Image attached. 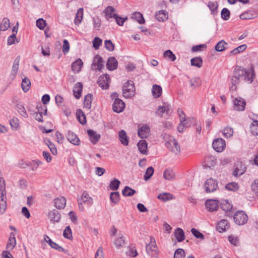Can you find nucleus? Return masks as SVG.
<instances>
[{
  "instance_id": "obj_24",
  "label": "nucleus",
  "mask_w": 258,
  "mask_h": 258,
  "mask_svg": "<svg viewBox=\"0 0 258 258\" xmlns=\"http://www.w3.org/2000/svg\"><path fill=\"white\" fill-rule=\"evenodd\" d=\"M54 206L58 209H63L66 205V200L63 197H57L54 200Z\"/></svg>"
},
{
  "instance_id": "obj_57",
  "label": "nucleus",
  "mask_w": 258,
  "mask_h": 258,
  "mask_svg": "<svg viewBox=\"0 0 258 258\" xmlns=\"http://www.w3.org/2000/svg\"><path fill=\"white\" fill-rule=\"evenodd\" d=\"M19 119L16 117H14L10 120V124L13 130H17L19 126Z\"/></svg>"
},
{
  "instance_id": "obj_14",
  "label": "nucleus",
  "mask_w": 258,
  "mask_h": 258,
  "mask_svg": "<svg viewBox=\"0 0 258 258\" xmlns=\"http://www.w3.org/2000/svg\"><path fill=\"white\" fill-rule=\"evenodd\" d=\"M110 78L108 75H102L98 79L97 84L103 89H106L109 87L108 81Z\"/></svg>"
},
{
  "instance_id": "obj_8",
  "label": "nucleus",
  "mask_w": 258,
  "mask_h": 258,
  "mask_svg": "<svg viewBox=\"0 0 258 258\" xmlns=\"http://www.w3.org/2000/svg\"><path fill=\"white\" fill-rule=\"evenodd\" d=\"M212 146L216 151L221 152L226 147L225 141L222 138L215 139L213 142Z\"/></svg>"
},
{
  "instance_id": "obj_46",
  "label": "nucleus",
  "mask_w": 258,
  "mask_h": 258,
  "mask_svg": "<svg viewBox=\"0 0 258 258\" xmlns=\"http://www.w3.org/2000/svg\"><path fill=\"white\" fill-rule=\"evenodd\" d=\"M20 60V56H18L15 58V59L14 61L12 70V74L14 76L17 74V72L18 71Z\"/></svg>"
},
{
  "instance_id": "obj_43",
  "label": "nucleus",
  "mask_w": 258,
  "mask_h": 258,
  "mask_svg": "<svg viewBox=\"0 0 258 258\" xmlns=\"http://www.w3.org/2000/svg\"><path fill=\"white\" fill-rule=\"evenodd\" d=\"M175 173L172 169H167L163 173L164 177L167 180H172L175 177Z\"/></svg>"
},
{
  "instance_id": "obj_55",
  "label": "nucleus",
  "mask_w": 258,
  "mask_h": 258,
  "mask_svg": "<svg viewBox=\"0 0 258 258\" xmlns=\"http://www.w3.org/2000/svg\"><path fill=\"white\" fill-rule=\"evenodd\" d=\"M254 18V17L253 14L251 12H249V11L245 12L244 13L241 14L240 15V18L241 20H250V19H253Z\"/></svg>"
},
{
  "instance_id": "obj_11",
  "label": "nucleus",
  "mask_w": 258,
  "mask_h": 258,
  "mask_svg": "<svg viewBox=\"0 0 258 258\" xmlns=\"http://www.w3.org/2000/svg\"><path fill=\"white\" fill-rule=\"evenodd\" d=\"M234 108L237 111H243L245 109L246 102L242 98L238 97L233 101Z\"/></svg>"
},
{
  "instance_id": "obj_50",
  "label": "nucleus",
  "mask_w": 258,
  "mask_h": 258,
  "mask_svg": "<svg viewBox=\"0 0 258 258\" xmlns=\"http://www.w3.org/2000/svg\"><path fill=\"white\" fill-rule=\"evenodd\" d=\"M120 184V181L117 178H114L111 181L109 188L112 190H116L118 189Z\"/></svg>"
},
{
  "instance_id": "obj_5",
  "label": "nucleus",
  "mask_w": 258,
  "mask_h": 258,
  "mask_svg": "<svg viewBox=\"0 0 258 258\" xmlns=\"http://www.w3.org/2000/svg\"><path fill=\"white\" fill-rule=\"evenodd\" d=\"M180 121L177 127V130L180 133L183 132L184 128L189 127L196 123V119L194 117L184 118Z\"/></svg>"
},
{
  "instance_id": "obj_63",
  "label": "nucleus",
  "mask_w": 258,
  "mask_h": 258,
  "mask_svg": "<svg viewBox=\"0 0 258 258\" xmlns=\"http://www.w3.org/2000/svg\"><path fill=\"white\" fill-rule=\"evenodd\" d=\"M164 56L167 57L171 61H173L176 59V56L175 54L170 50H167L164 52Z\"/></svg>"
},
{
  "instance_id": "obj_41",
  "label": "nucleus",
  "mask_w": 258,
  "mask_h": 258,
  "mask_svg": "<svg viewBox=\"0 0 258 258\" xmlns=\"http://www.w3.org/2000/svg\"><path fill=\"white\" fill-rule=\"evenodd\" d=\"M208 7L213 15H215L217 14L218 7V4L217 2H209L208 4Z\"/></svg>"
},
{
  "instance_id": "obj_58",
  "label": "nucleus",
  "mask_w": 258,
  "mask_h": 258,
  "mask_svg": "<svg viewBox=\"0 0 258 258\" xmlns=\"http://www.w3.org/2000/svg\"><path fill=\"white\" fill-rule=\"evenodd\" d=\"M63 236L68 239H72V230L69 226L66 227L63 232Z\"/></svg>"
},
{
  "instance_id": "obj_62",
  "label": "nucleus",
  "mask_w": 258,
  "mask_h": 258,
  "mask_svg": "<svg viewBox=\"0 0 258 258\" xmlns=\"http://www.w3.org/2000/svg\"><path fill=\"white\" fill-rule=\"evenodd\" d=\"M233 134V128L229 126L226 127L223 131V135L227 138L231 137Z\"/></svg>"
},
{
  "instance_id": "obj_39",
  "label": "nucleus",
  "mask_w": 258,
  "mask_h": 258,
  "mask_svg": "<svg viewBox=\"0 0 258 258\" xmlns=\"http://www.w3.org/2000/svg\"><path fill=\"white\" fill-rule=\"evenodd\" d=\"M203 59L201 57H196L191 59L190 62L192 66L201 68L203 64Z\"/></svg>"
},
{
  "instance_id": "obj_45",
  "label": "nucleus",
  "mask_w": 258,
  "mask_h": 258,
  "mask_svg": "<svg viewBox=\"0 0 258 258\" xmlns=\"http://www.w3.org/2000/svg\"><path fill=\"white\" fill-rule=\"evenodd\" d=\"M7 209L6 196H1L0 197V212L3 214Z\"/></svg>"
},
{
  "instance_id": "obj_9",
  "label": "nucleus",
  "mask_w": 258,
  "mask_h": 258,
  "mask_svg": "<svg viewBox=\"0 0 258 258\" xmlns=\"http://www.w3.org/2000/svg\"><path fill=\"white\" fill-rule=\"evenodd\" d=\"M246 169L245 165L241 161H237L235 165L233 175L238 177L243 174Z\"/></svg>"
},
{
  "instance_id": "obj_31",
  "label": "nucleus",
  "mask_w": 258,
  "mask_h": 258,
  "mask_svg": "<svg viewBox=\"0 0 258 258\" xmlns=\"http://www.w3.org/2000/svg\"><path fill=\"white\" fill-rule=\"evenodd\" d=\"M174 235L178 242H181L185 239L183 230L180 228H176L174 231Z\"/></svg>"
},
{
  "instance_id": "obj_4",
  "label": "nucleus",
  "mask_w": 258,
  "mask_h": 258,
  "mask_svg": "<svg viewBox=\"0 0 258 258\" xmlns=\"http://www.w3.org/2000/svg\"><path fill=\"white\" fill-rule=\"evenodd\" d=\"M234 222L238 225H243L248 221V216L243 211H238L233 215Z\"/></svg>"
},
{
  "instance_id": "obj_17",
  "label": "nucleus",
  "mask_w": 258,
  "mask_h": 258,
  "mask_svg": "<svg viewBox=\"0 0 258 258\" xmlns=\"http://www.w3.org/2000/svg\"><path fill=\"white\" fill-rule=\"evenodd\" d=\"M221 208L226 212L227 216L232 217V214L230 212L232 208V205L230 204L227 200H223L220 203Z\"/></svg>"
},
{
  "instance_id": "obj_53",
  "label": "nucleus",
  "mask_w": 258,
  "mask_h": 258,
  "mask_svg": "<svg viewBox=\"0 0 258 258\" xmlns=\"http://www.w3.org/2000/svg\"><path fill=\"white\" fill-rule=\"evenodd\" d=\"M250 132L253 135H258V120H254L250 125Z\"/></svg>"
},
{
  "instance_id": "obj_29",
  "label": "nucleus",
  "mask_w": 258,
  "mask_h": 258,
  "mask_svg": "<svg viewBox=\"0 0 258 258\" xmlns=\"http://www.w3.org/2000/svg\"><path fill=\"white\" fill-rule=\"evenodd\" d=\"M83 64L82 60L78 58L72 64V70L75 73H79Z\"/></svg>"
},
{
  "instance_id": "obj_20",
  "label": "nucleus",
  "mask_w": 258,
  "mask_h": 258,
  "mask_svg": "<svg viewBox=\"0 0 258 258\" xmlns=\"http://www.w3.org/2000/svg\"><path fill=\"white\" fill-rule=\"evenodd\" d=\"M150 128L147 125H144L138 130V136L142 139L147 138L150 134Z\"/></svg>"
},
{
  "instance_id": "obj_34",
  "label": "nucleus",
  "mask_w": 258,
  "mask_h": 258,
  "mask_svg": "<svg viewBox=\"0 0 258 258\" xmlns=\"http://www.w3.org/2000/svg\"><path fill=\"white\" fill-rule=\"evenodd\" d=\"M162 89L160 86L157 85H154L153 86L152 93L155 98L159 97L162 94Z\"/></svg>"
},
{
  "instance_id": "obj_36",
  "label": "nucleus",
  "mask_w": 258,
  "mask_h": 258,
  "mask_svg": "<svg viewBox=\"0 0 258 258\" xmlns=\"http://www.w3.org/2000/svg\"><path fill=\"white\" fill-rule=\"evenodd\" d=\"M254 75L253 70L252 69H250L248 71L246 70V74L244 75L243 78L244 81L248 82L249 83H251L253 81Z\"/></svg>"
},
{
  "instance_id": "obj_42",
  "label": "nucleus",
  "mask_w": 258,
  "mask_h": 258,
  "mask_svg": "<svg viewBox=\"0 0 258 258\" xmlns=\"http://www.w3.org/2000/svg\"><path fill=\"white\" fill-rule=\"evenodd\" d=\"M158 199L163 202L168 201L172 199V195L168 192H163L160 194L158 197Z\"/></svg>"
},
{
  "instance_id": "obj_40",
  "label": "nucleus",
  "mask_w": 258,
  "mask_h": 258,
  "mask_svg": "<svg viewBox=\"0 0 258 258\" xmlns=\"http://www.w3.org/2000/svg\"><path fill=\"white\" fill-rule=\"evenodd\" d=\"M83 8H80L78 10V11L76 15L75 19L74 20V23L76 25H78L80 24L81 23V22H82V19H83Z\"/></svg>"
},
{
  "instance_id": "obj_61",
  "label": "nucleus",
  "mask_w": 258,
  "mask_h": 258,
  "mask_svg": "<svg viewBox=\"0 0 258 258\" xmlns=\"http://www.w3.org/2000/svg\"><path fill=\"white\" fill-rule=\"evenodd\" d=\"M230 14V11L227 8H223L221 11V18L224 20H228L229 19Z\"/></svg>"
},
{
  "instance_id": "obj_49",
  "label": "nucleus",
  "mask_w": 258,
  "mask_h": 258,
  "mask_svg": "<svg viewBox=\"0 0 258 258\" xmlns=\"http://www.w3.org/2000/svg\"><path fill=\"white\" fill-rule=\"evenodd\" d=\"M132 18L137 20L139 24L145 23V19L143 15L140 12H135L132 14Z\"/></svg>"
},
{
  "instance_id": "obj_48",
  "label": "nucleus",
  "mask_w": 258,
  "mask_h": 258,
  "mask_svg": "<svg viewBox=\"0 0 258 258\" xmlns=\"http://www.w3.org/2000/svg\"><path fill=\"white\" fill-rule=\"evenodd\" d=\"M16 108L17 111L22 116L25 118H27L28 117V114L23 105L18 104L17 105Z\"/></svg>"
},
{
  "instance_id": "obj_35",
  "label": "nucleus",
  "mask_w": 258,
  "mask_h": 258,
  "mask_svg": "<svg viewBox=\"0 0 258 258\" xmlns=\"http://www.w3.org/2000/svg\"><path fill=\"white\" fill-rule=\"evenodd\" d=\"M81 202L82 203H87V204L91 205L93 204V199L89 196L88 194L86 191H84L81 198Z\"/></svg>"
},
{
  "instance_id": "obj_56",
  "label": "nucleus",
  "mask_w": 258,
  "mask_h": 258,
  "mask_svg": "<svg viewBox=\"0 0 258 258\" xmlns=\"http://www.w3.org/2000/svg\"><path fill=\"white\" fill-rule=\"evenodd\" d=\"M77 115L80 123L84 124L86 123V116L83 111L80 110L79 112H78L77 113Z\"/></svg>"
},
{
  "instance_id": "obj_19",
  "label": "nucleus",
  "mask_w": 258,
  "mask_h": 258,
  "mask_svg": "<svg viewBox=\"0 0 258 258\" xmlns=\"http://www.w3.org/2000/svg\"><path fill=\"white\" fill-rule=\"evenodd\" d=\"M103 12L105 14V18L108 21L110 18H114L116 17V10L112 6L107 7Z\"/></svg>"
},
{
  "instance_id": "obj_51",
  "label": "nucleus",
  "mask_w": 258,
  "mask_h": 258,
  "mask_svg": "<svg viewBox=\"0 0 258 258\" xmlns=\"http://www.w3.org/2000/svg\"><path fill=\"white\" fill-rule=\"evenodd\" d=\"M225 188L230 191H236L238 189L239 185L236 182H232L227 184Z\"/></svg>"
},
{
  "instance_id": "obj_27",
  "label": "nucleus",
  "mask_w": 258,
  "mask_h": 258,
  "mask_svg": "<svg viewBox=\"0 0 258 258\" xmlns=\"http://www.w3.org/2000/svg\"><path fill=\"white\" fill-rule=\"evenodd\" d=\"M137 146L141 153L144 155H147L148 153V144L145 140H140Z\"/></svg>"
},
{
  "instance_id": "obj_26",
  "label": "nucleus",
  "mask_w": 258,
  "mask_h": 258,
  "mask_svg": "<svg viewBox=\"0 0 258 258\" xmlns=\"http://www.w3.org/2000/svg\"><path fill=\"white\" fill-rule=\"evenodd\" d=\"M118 62L114 57H109L106 64V67L110 71H113L117 67Z\"/></svg>"
},
{
  "instance_id": "obj_22",
  "label": "nucleus",
  "mask_w": 258,
  "mask_h": 258,
  "mask_svg": "<svg viewBox=\"0 0 258 258\" xmlns=\"http://www.w3.org/2000/svg\"><path fill=\"white\" fill-rule=\"evenodd\" d=\"M87 133L90 140L93 144H96L99 141L100 135L97 134L95 131L90 129L87 131Z\"/></svg>"
},
{
  "instance_id": "obj_25",
  "label": "nucleus",
  "mask_w": 258,
  "mask_h": 258,
  "mask_svg": "<svg viewBox=\"0 0 258 258\" xmlns=\"http://www.w3.org/2000/svg\"><path fill=\"white\" fill-rule=\"evenodd\" d=\"M83 89V84L81 82H78L75 85L73 89V94L77 99L80 98Z\"/></svg>"
},
{
  "instance_id": "obj_32",
  "label": "nucleus",
  "mask_w": 258,
  "mask_h": 258,
  "mask_svg": "<svg viewBox=\"0 0 258 258\" xmlns=\"http://www.w3.org/2000/svg\"><path fill=\"white\" fill-rule=\"evenodd\" d=\"M31 86V82L29 79L25 77L22 79L21 87L24 92H27L30 89Z\"/></svg>"
},
{
  "instance_id": "obj_59",
  "label": "nucleus",
  "mask_w": 258,
  "mask_h": 258,
  "mask_svg": "<svg viewBox=\"0 0 258 258\" xmlns=\"http://www.w3.org/2000/svg\"><path fill=\"white\" fill-rule=\"evenodd\" d=\"M246 47H247V46L246 44L241 45L238 46L237 48L231 50L230 52V53L232 54H235L238 53L242 52L245 50Z\"/></svg>"
},
{
  "instance_id": "obj_18",
  "label": "nucleus",
  "mask_w": 258,
  "mask_h": 258,
  "mask_svg": "<svg viewBox=\"0 0 258 258\" xmlns=\"http://www.w3.org/2000/svg\"><path fill=\"white\" fill-rule=\"evenodd\" d=\"M230 224L228 221L225 219H222L218 222L217 225V230L220 233L225 231L229 228Z\"/></svg>"
},
{
  "instance_id": "obj_1",
  "label": "nucleus",
  "mask_w": 258,
  "mask_h": 258,
  "mask_svg": "<svg viewBox=\"0 0 258 258\" xmlns=\"http://www.w3.org/2000/svg\"><path fill=\"white\" fill-rule=\"evenodd\" d=\"M246 74V70L241 67H237L233 72V76L231 82L232 85L230 87V90L235 91L236 89V84L239 82V78H243L244 74Z\"/></svg>"
},
{
  "instance_id": "obj_64",
  "label": "nucleus",
  "mask_w": 258,
  "mask_h": 258,
  "mask_svg": "<svg viewBox=\"0 0 258 258\" xmlns=\"http://www.w3.org/2000/svg\"><path fill=\"white\" fill-rule=\"evenodd\" d=\"M184 251L181 248H178L174 252L173 258H184Z\"/></svg>"
},
{
  "instance_id": "obj_2",
  "label": "nucleus",
  "mask_w": 258,
  "mask_h": 258,
  "mask_svg": "<svg viewBox=\"0 0 258 258\" xmlns=\"http://www.w3.org/2000/svg\"><path fill=\"white\" fill-rule=\"evenodd\" d=\"M110 98L114 100L112 104V110L116 113L122 112L125 107L124 102L118 98V94L116 92H113L110 95Z\"/></svg>"
},
{
  "instance_id": "obj_23",
  "label": "nucleus",
  "mask_w": 258,
  "mask_h": 258,
  "mask_svg": "<svg viewBox=\"0 0 258 258\" xmlns=\"http://www.w3.org/2000/svg\"><path fill=\"white\" fill-rule=\"evenodd\" d=\"M16 245V240L15 234L11 232L9 238V240L7 244L6 248L9 250H12L14 249Z\"/></svg>"
},
{
  "instance_id": "obj_47",
  "label": "nucleus",
  "mask_w": 258,
  "mask_h": 258,
  "mask_svg": "<svg viewBox=\"0 0 258 258\" xmlns=\"http://www.w3.org/2000/svg\"><path fill=\"white\" fill-rule=\"evenodd\" d=\"M110 199L112 203L117 204L120 200V195L118 191L112 192L110 195Z\"/></svg>"
},
{
  "instance_id": "obj_21",
  "label": "nucleus",
  "mask_w": 258,
  "mask_h": 258,
  "mask_svg": "<svg viewBox=\"0 0 258 258\" xmlns=\"http://www.w3.org/2000/svg\"><path fill=\"white\" fill-rule=\"evenodd\" d=\"M67 138L70 143L75 145H79L80 144V140L77 135L72 132L69 131L68 132Z\"/></svg>"
},
{
  "instance_id": "obj_54",
  "label": "nucleus",
  "mask_w": 258,
  "mask_h": 258,
  "mask_svg": "<svg viewBox=\"0 0 258 258\" xmlns=\"http://www.w3.org/2000/svg\"><path fill=\"white\" fill-rule=\"evenodd\" d=\"M201 85V80L199 78H193L189 81V85L191 87L196 88Z\"/></svg>"
},
{
  "instance_id": "obj_33",
  "label": "nucleus",
  "mask_w": 258,
  "mask_h": 258,
  "mask_svg": "<svg viewBox=\"0 0 258 258\" xmlns=\"http://www.w3.org/2000/svg\"><path fill=\"white\" fill-rule=\"evenodd\" d=\"M93 100V96L91 94L86 95L84 99V107L88 109L91 107V104Z\"/></svg>"
},
{
  "instance_id": "obj_6",
  "label": "nucleus",
  "mask_w": 258,
  "mask_h": 258,
  "mask_svg": "<svg viewBox=\"0 0 258 258\" xmlns=\"http://www.w3.org/2000/svg\"><path fill=\"white\" fill-rule=\"evenodd\" d=\"M204 186L206 192H212L217 189L218 187V183L216 180L210 178L205 181Z\"/></svg>"
},
{
  "instance_id": "obj_60",
  "label": "nucleus",
  "mask_w": 258,
  "mask_h": 258,
  "mask_svg": "<svg viewBox=\"0 0 258 258\" xmlns=\"http://www.w3.org/2000/svg\"><path fill=\"white\" fill-rule=\"evenodd\" d=\"M114 244L115 245L117 248L119 249L123 247L124 244V240L122 236H120L118 238H116L114 241Z\"/></svg>"
},
{
  "instance_id": "obj_44",
  "label": "nucleus",
  "mask_w": 258,
  "mask_h": 258,
  "mask_svg": "<svg viewBox=\"0 0 258 258\" xmlns=\"http://www.w3.org/2000/svg\"><path fill=\"white\" fill-rule=\"evenodd\" d=\"M136 191L128 186H125L122 190V194L124 197H130L134 195Z\"/></svg>"
},
{
  "instance_id": "obj_12",
  "label": "nucleus",
  "mask_w": 258,
  "mask_h": 258,
  "mask_svg": "<svg viewBox=\"0 0 258 258\" xmlns=\"http://www.w3.org/2000/svg\"><path fill=\"white\" fill-rule=\"evenodd\" d=\"M48 217L51 223H58L60 220L61 215L57 210L53 209L48 212Z\"/></svg>"
},
{
  "instance_id": "obj_30",
  "label": "nucleus",
  "mask_w": 258,
  "mask_h": 258,
  "mask_svg": "<svg viewBox=\"0 0 258 258\" xmlns=\"http://www.w3.org/2000/svg\"><path fill=\"white\" fill-rule=\"evenodd\" d=\"M156 19L159 22H164L168 19V13L164 10L157 12L155 14Z\"/></svg>"
},
{
  "instance_id": "obj_52",
  "label": "nucleus",
  "mask_w": 258,
  "mask_h": 258,
  "mask_svg": "<svg viewBox=\"0 0 258 258\" xmlns=\"http://www.w3.org/2000/svg\"><path fill=\"white\" fill-rule=\"evenodd\" d=\"M154 169L153 167L151 166L148 167L145 172L144 176V179L145 180H148L153 175L154 173Z\"/></svg>"
},
{
  "instance_id": "obj_15",
  "label": "nucleus",
  "mask_w": 258,
  "mask_h": 258,
  "mask_svg": "<svg viewBox=\"0 0 258 258\" xmlns=\"http://www.w3.org/2000/svg\"><path fill=\"white\" fill-rule=\"evenodd\" d=\"M218 201L210 199L206 201L205 206L209 211L213 212L218 210Z\"/></svg>"
},
{
  "instance_id": "obj_37",
  "label": "nucleus",
  "mask_w": 258,
  "mask_h": 258,
  "mask_svg": "<svg viewBox=\"0 0 258 258\" xmlns=\"http://www.w3.org/2000/svg\"><path fill=\"white\" fill-rule=\"evenodd\" d=\"M10 27V21L8 18H3L2 22H0V31H6Z\"/></svg>"
},
{
  "instance_id": "obj_7",
  "label": "nucleus",
  "mask_w": 258,
  "mask_h": 258,
  "mask_svg": "<svg viewBox=\"0 0 258 258\" xmlns=\"http://www.w3.org/2000/svg\"><path fill=\"white\" fill-rule=\"evenodd\" d=\"M165 146L175 154H178L180 152V146L177 141L174 139H170L169 141H167L165 144Z\"/></svg>"
},
{
  "instance_id": "obj_28",
  "label": "nucleus",
  "mask_w": 258,
  "mask_h": 258,
  "mask_svg": "<svg viewBox=\"0 0 258 258\" xmlns=\"http://www.w3.org/2000/svg\"><path fill=\"white\" fill-rule=\"evenodd\" d=\"M118 137L120 142L122 145L125 146L128 145L129 139L124 130H122L119 132Z\"/></svg>"
},
{
  "instance_id": "obj_3",
  "label": "nucleus",
  "mask_w": 258,
  "mask_h": 258,
  "mask_svg": "<svg viewBox=\"0 0 258 258\" xmlns=\"http://www.w3.org/2000/svg\"><path fill=\"white\" fill-rule=\"evenodd\" d=\"M135 87L133 81H128L125 82L122 87L123 96L126 98H130L134 96L135 93Z\"/></svg>"
},
{
  "instance_id": "obj_13",
  "label": "nucleus",
  "mask_w": 258,
  "mask_h": 258,
  "mask_svg": "<svg viewBox=\"0 0 258 258\" xmlns=\"http://www.w3.org/2000/svg\"><path fill=\"white\" fill-rule=\"evenodd\" d=\"M146 249L147 253L151 257H158V251L156 243L147 244L146 246Z\"/></svg>"
},
{
  "instance_id": "obj_10",
  "label": "nucleus",
  "mask_w": 258,
  "mask_h": 258,
  "mask_svg": "<svg viewBox=\"0 0 258 258\" xmlns=\"http://www.w3.org/2000/svg\"><path fill=\"white\" fill-rule=\"evenodd\" d=\"M104 67V61L102 57L99 55H96L93 58L91 68L93 70H101Z\"/></svg>"
},
{
  "instance_id": "obj_16",
  "label": "nucleus",
  "mask_w": 258,
  "mask_h": 258,
  "mask_svg": "<svg viewBox=\"0 0 258 258\" xmlns=\"http://www.w3.org/2000/svg\"><path fill=\"white\" fill-rule=\"evenodd\" d=\"M37 109L38 112H35V118L39 122H43V112H41V110H44V115H46L47 112V107L45 105H40V106H37Z\"/></svg>"
},
{
  "instance_id": "obj_38",
  "label": "nucleus",
  "mask_w": 258,
  "mask_h": 258,
  "mask_svg": "<svg viewBox=\"0 0 258 258\" xmlns=\"http://www.w3.org/2000/svg\"><path fill=\"white\" fill-rule=\"evenodd\" d=\"M228 44L224 40L220 41L215 46V48L217 51L221 52L227 48Z\"/></svg>"
}]
</instances>
